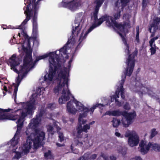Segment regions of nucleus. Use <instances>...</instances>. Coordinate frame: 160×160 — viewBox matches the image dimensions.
<instances>
[{
	"mask_svg": "<svg viewBox=\"0 0 160 160\" xmlns=\"http://www.w3.org/2000/svg\"><path fill=\"white\" fill-rule=\"evenodd\" d=\"M76 40L73 36H71L67 44L59 51L47 53L43 55L38 57L35 62L49 57L48 59L49 63V73L44 76V80L48 84L53 82L56 78L57 85L54 88V92L57 95L60 94L61 96L59 99V102L60 104L65 103L69 100L70 96H71L68 88L69 72L72 60L69 61L67 68L57 72L58 67L59 66L61 62V60L64 58H68V50L71 49L68 48L72 45L74 44Z\"/></svg>",
	"mask_w": 160,
	"mask_h": 160,
	"instance_id": "f257e3e1",
	"label": "nucleus"
},
{
	"mask_svg": "<svg viewBox=\"0 0 160 160\" xmlns=\"http://www.w3.org/2000/svg\"><path fill=\"white\" fill-rule=\"evenodd\" d=\"M33 36L32 38L28 37L26 33L23 30H20V32L17 35V39L20 38V43L18 44L19 52L25 54L23 65L19 66L20 60L15 54L12 55L10 58L8 64L10 66L11 69L18 73V76L17 78L16 83L17 86H15L12 97H14V101L16 102L18 87L22 79L26 75L27 72L34 66L31 56L32 49L30 47V42L33 41V44L37 41V38L38 37L37 30V23L36 21L32 22Z\"/></svg>",
	"mask_w": 160,
	"mask_h": 160,
	"instance_id": "f03ea898",
	"label": "nucleus"
},
{
	"mask_svg": "<svg viewBox=\"0 0 160 160\" xmlns=\"http://www.w3.org/2000/svg\"><path fill=\"white\" fill-rule=\"evenodd\" d=\"M36 96V95L33 94L31 96L28 102L19 103V106L21 107V108L14 112V113H8L12 110L11 109H0V120H15L18 119L16 122L17 126V132L9 144H11L12 147L17 144L19 142L21 129L23 126L25 118L28 115L31 114L33 111L36 109V105L37 103L35 98Z\"/></svg>",
	"mask_w": 160,
	"mask_h": 160,
	"instance_id": "7ed1b4c3",
	"label": "nucleus"
},
{
	"mask_svg": "<svg viewBox=\"0 0 160 160\" xmlns=\"http://www.w3.org/2000/svg\"><path fill=\"white\" fill-rule=\"evenodd\" d=\"M42 115H37V118L32 119L29 124V128H27L26 133L27 135H30L28 137L26 142L19 148L22 154L28 153L32 148H37L44 139L45 133L41 130L35 129L40 122Z\"/></svg>",
	"mask_w": 160,
	"mask_h": 160,
	"instance_id": "20e7f679",
	"label": "nucleus"
},
{
	"mask_svg": "<svg viewBox=\"0 0 160 160\" xmlns=\"http://www.w3.org/2000/svg\"><path fill=\"white\" fill-rule=\"evenodd\" d=\"M104 106L101 104H96L93 105L89 109L78 101H70L67 104V109L68 112L73 114H76L78 112H80L79 115L78 121L80 124H83L87 122V120L84 118L86 117L89 111L91 112V114H92L97 107L101 108Z\"/></svg>",
	"mask_w": 160,
	"mask_h": 160,
	"instance_id": "39448f33",
	"label": "nucleus"
},
{
	"mask_svg": "<svg viewBox=\"0 0 160 160\" xmlns=\"http://www.w3.org/2000/svg\"><path fill=\"white\" fill-rule=\"evenodd\" d=\"M95 122L94 121H93L89 123L84 125L82 128L78 127L77 129V132L73 133L74 136L77 138L75 140V143L77 145L84 149L87 148L91 145V141L88 139L87 135H85V137H83L82 132L83 131L86 133L87 132L88 130L90 129V128L91 125L94 124Z\"/></svg>",
	"mask_w": 160,
	"mask_h": 160,
	"instance_id": "423d86ee",
	"label": "nucleus"
},
{
	"mask_svg": "<svg viewBox=\"0 0 160 160\" xmlns=\"http://www.w3.org/2000/svg\"><path fill=\"white\" fill-rule=\"evenodd\" d=\"M106 23L108 27H112L116 29L117 32L121 36L122 38V41L124 43L125 45L126 46V49L125 51L128 54L129 52L128 46L126 42L125 38V36L124 35L125 28H127L128 26L126 25L122 26L121 24H118L116 21H106Z\"/></svg>",
	"mask_w": 160,
	"mask_h": 160,
	"instance_id": "0eeeda50",
	"label": "nucleus"
},
{
	"mask_svg": "<svg viewBox=\"0 0 160 160\" xmlns=\"http://www.w3.org/2000/svg\"><path fill=\"white\" fill-rule=\"evenodd\" d=\"M125 137H128V143L131 147L137 146L140 141L138 134L134 131H128L125 135Z\"/></svg>",
	"mask_w": 160,
	"mask_h": 160,
	"instance_id": "6e6552de",
	"label": "nucleus"
},
{
	"mask_svg": "<svg viewBox=\"0 0 160 160\" xmlns=\"http://www.w3.org/2000/svg\"><path fill=\"white\" fill-rule=\"evenodd\" d=\"M125 75H124L122 76V80L120 83V87L119 88H118L117 90L116 91L115 95L111 96V102H113L114 100L116 104L119 106H121V102H119L117 99V98H119V95L120 94L121 95V98H124V89L123 88V84L124 82L125 79L126 78Z\"/></svg>",
	"mask_w": 160,
	"mask_h": 160,
	"instance_id": "1a4fd4ad",
	"label": "nucleus"
},
{
	"mask_svg": "<svg viewBox=\"0 0 160 160\" xmlns=\"http://www.w3.org/2000/svg\"><path fill=\"white\" fill-rule=\"evenodd\" d=\"M157 144L154 143L148 142L146 141L141 140L139 144L140 151L142 154L147 153L151 148L152 149L155 150Z\"/></svg>",
	"mask_w": 160,
	"mask_h": 160,
	"instance_id": "9d476101",
	"label": "nucleus"
},
{
	"mask_svg": "<svg viewBox=\"0 0 160 160\" xmlns=\"http://www.w3.org/2000/svg\"><path fill=\"white\" fill-rule=\"evenodd\" d=\"M137 53V51H135L130 54L127 60L126 63L127 68L126 71V74L128 76H130L133 71L135 64L134 58V57L136 56Z\"/></svg>",
	"mask_w": 160,
	"mask_h": 160,
	"instance_id": "9b49d317",
	"label": "nucleus"
},
{
	"mask_svg": "<svg viewBox=\"0 0 160 160\" xmlns=\"http://www.w3.org/2000/svg\"><path fill=\"white\" fill-rule=\"evenodd\" d=\"M122 115L124 118H122V122L123 126L125 127H128L133 122V120L136 116L134 112L131 113L124 112H123Z\"/></svg>",
	"mask_w": 160,
	"mask_h": 160,
	"instance_id": "f8f14e48",
	"label": "nucleus"
},
{
	"mask_svg": "<svg viewBox=\"0 0 160 160\" xmlns=\"http://www.w3.org/2000/svg\"><path fill=\"white\" fill-rule=\"evenodd\" d=\"M102 22V21H95L94 23L88 30H84L82 32L79 39L81 42L83 39L85 38L86 36L94 28L100 25Z\"/></svg>",
	"mask_w": 160,
	"mask_h": 160,
	"instance_id": "ddd939ff",
	"label": "nucleus"
},
{
	"mask_svg": "<svg viewBox=\"0 0 160 160\" xmlns=\"http://www.w3.org/2000/svg\"><path fill=\"white\" fill-rule=\"evenodd\" d=\"M24 4L25 5L28 4V5L23 8L24 10H25V8H26V10L24 11V13L26 18L24 20H30L33 15V13H32V9H31V4H32V0H24Z\"/></svg>",
	"mask_w": 160,
	"mask_h": 160,
	"instance_id": "4468645a",
	"label": "nucleus"
},
{
	"mask_svg": "<svg viewBox=\"0 0 160 160\" xmlns=\"http://www.w3.org/2000/svg\"><path fill=\"white\" fill-rule=\"evenodd\" d=\"M62 5L63 7L68 8L71 11H74L81 6V4L79 2H75L72 1L69 2H62Z\"/></svg>",
	"mask_w": 160,
	"mask_h": 160,
	"instance_id": "2eb2a0df",
	"label": "nucleus"
},
{
	"mask_svg": "<svg viewBox=\"0 0 160 160\" xmlns=\"http://www.w3.org/2000/svg\"><path fill=\"white\" fill-rule=\"evenodd\" d=\"M138 83H137V86L134 88L133 91H135L138 92V93L139 94H142L148 93L149 95L151 94L152 92V91L149 90L148 89L144 87H140L138 86Z\"/></svg>",
	"mask_w": 160,
	"mask_h": 160,
	"instance_id": "dca6fc26",
	"label": "nucleus"
},
{
	"mask_svg": "<svg viewBox=\"0 0 160 160\" xmlns=\"http://www.w3.org/2000/svg\"><path fill=\"white\" fill-rule=\"evenodd\" d=\"M82 23L81 21H74L72 24L73 31L72 33H75L78 35L81 29L82 26Z\"/></svg>",
	"mask_w": 160,
	"mask_h": 160,
	"instance_id": "f3484780",
	"label": "nucleus"
},
{
	"mask_svg": "<svg viewBox=\"0 0 160 160\" xmlns=\"http://www.w3.org/2000/svg\"><path fill=\"white\" fill-rule=\"evenodd\" d=\"M40 0H38L36 2H33L32 4V13H33L32 16V20H36L37 19L38 11L39 7L38 6L39 2Z\"/></svg>",
	"mask_w": 160,
	"mask_h": 160,
	"instance_id": "a211bd4d",
	"label": "nucleus"
},
{
	"mask_svg": "<svg viewBox=\"0 0 160 160\" xmlns=\"http://www.w3.org/2000/svg\"><path fill=\"white\" fill-rule=\"evenodd\" d=\"M159 37V36L157 35L155 37L152 38L149 42L150 46L151 47L150 50L151 54H154L156 52L157 47L155 44L154 41L155 40H157Z\"/></svg>",
	"mask_w": 160,
	"mask_h": 160,
	"instance_id": "6ab92c4d",
	"label": "nucleus"
},
{
	"mask_svg": "<svg viewBox=\"0 0 160 160\" xmlns=\"http://www.w3.org/2000/svg\"><path fill=\"white\" fill-rule=\"evenodd\" d=\"M96 154H91L89 152L85 153L83 157H81L79 160H93L97 157Z\"/></svg>",
	"mask_w": 160,
	"mask_h": 160,
	"instance_id": "aec40b11",
	"label": "nucleus"
},
{
	"mask_svg": "<svg viewBox=\"0 0 160 160\" xmlns=\"http://www.w3.org/2000/svg\"><path fill=\"white\" fill-rule=\"evenodd\" d=\"M158 22L157 21H154L151 25V27L149 29L150 32L152 33L151 37H153L154 36V32L158 29Z\"/></svg>",
	"mask_w": 160,
	"mask_h": 160,
	"instance_id": "412c9836",
	"label": "nucleus"
},
{
	"mask_svg": "<svg viewBox=\"0 0 160 160\" xmlns=\"http://www.w3.org/2000/svg\"><path fill=\"white\" fill-rule=\"evenodd\" d=\"M123 113L118 110L109 111L106 112L104 115H112L113 116H119L122 115Z\"/></svg>",
	"mask_w": 160,
	"mask_h": 160,
	"instance_id": "4be33fe9",
	"label": "nucleus"
},
{
	"mask_svg": "<svg viewBox=\"0 0 160 160\" xmlns=\"http://www.w3.org/2000/svg\"><path fill=\"white\" fill-rule=\"evenodd\" d=\"M117 150L119 153L121 154L123 157H125L127 153L126 150L125 148L119 146L117 147Z\"/></svg>",
	"mask_w": 160,
	"mask_h": 160,
	"instance_id": "5701e85b",
	"label": "nucleus"
},
{
	"mask_svg": "<svg viewBox=\"0 0 160 160\" xmlns=\"http://www.w3.org/2000/svg\"><path fill=\"white\" fill-rule=\"evenodd\" d=\"M104 0H95L94 3L96 4L95 9L99 10L100 7L104 2Z\"/></svg>",
	"mask_w": 160,
	"mask_h": 160,
	"instance_id": "b1692460",
	"label": "nucleus"
},
{
	"mask_svg": "<svg viewBox=\"0 0 160 160\" xmlns=\"http://www.w3.org/2000/svg\"><path fill=\"white\" fill-rule=\"evenodd\" d=\"M85 16L82 12L78 13L75 16V20H85Z\"/></svg>",
	"mask_w": 160,
	"mask_h": 160,
	"instance_id": "393cba45",
	"label": "nucleus"
},
{
	"mask_svg": "<svg viewBox=\"0 0 160 160\" xmlns=\"http://www.w3.org/2000/svg\"><path fill=\"white\" fill-rule=\"evenodd\" d=\"M99 10L97 9H94L93 13L91 17V20H98V14Z\"/></svg>",
	"mask_w": 160,
	"mask_h": 160,
	"instance_id": "a878e982",
	"label": "nucleus"
},
{
	"mask_svg": "<svg viewBox=\"0 0 160 160\" xmlns=\"http://www.w3.org/2000/svg\"><path fill=\"white\" fill-rule=\"evenodd\" d=\"M139 27L138 26H137L136 28V39L135 41V42L136 43H138L139 42Z\"/></svg>",
	"mask_w": 160,
	"mask_h": 160,
	"instance_id": "bb28decb",
	"label": "nucleus"
},
{
	"mask_svg": "<svg viewBox=\"0 0 160 160\" xmlns=\"http://www.w3.org/2000/svg\"><path fill=\"white\" fill-rule=\"evenodd\" d=\"M112 125L113 127H118L120 123L119 120L113 118L112 121Z\"/></svg>",
	"mask_w": 160,
	"mask_h": 160,
	"instance_id": "cd10ccee",
	"label": "nucleus"
},
{
	"mask_svg": "<svg viewBox=\"0 0 160 160\" xmlns=\"http://www.w3.org/2000/svg\"><path fill=\"white\" fill-rule=\"evenodd\" d=\"M44 156L46 158L48 159H51L52 158V157L50 150H48L47 152H45L44 154Z\"/></svg>",
	"mask_w": 160,
	"mask_h": 160,
	"instance_id": "c85d7f7f",
	"label": "nucleus"
},
{
	"mask_svg": "<svg viewBox=\"0 0 160 160\" xmlns=\"http://www.w3.org/2000/svg\"><path fill=\"white\" fill-rule=\"evenodd\" d=\"M121 6L122 7L126 6L129 2V0H120Z\"/></svg>",
	"mask_w": 160,
	"mask_h": 160,
	"instance_id": "c756f323",
	"label": "nucleus"
},
{
	"mask_svg": "<svg viewBox=\"0 0 160 160\" xmlns=\"http://www.w3.org/2000/svg\"><path fill=\"white\" fill-rule=\"evenodd\" d=\"M47 129L48 132L51 133V134H52V132L54 129L51 124L48 125L47 126Z\"/></svg>",
	"mask_w": 160,
	"mask_h": 160,
	"instance_id": "7c9ffc66",
	"label": "nucleus"
},
{
	"mask_svg": "<svg viewBox=\"0 0 160 160\" xmlns=\"http://www.w3.org/2000/svg\"><path fill=\"white\" fill-rule=\"evenodd\" d=\"M158 133L156 131V129H153L151 130V137H154Z\"/></svg>",
	"mask_w": 160,
	"mask_h": 160,
	"instance_id": "2f4dec72",
	"label": "nucleus"
},
{
	"mask_svg": "<svg viewBox=\"0 0 160 160\" xmlns=\"http://www.w3.org/2000/svg\"><path fill=\"white\" fill-rule=\"evenodd\" d=\"M58 133L59 138L60 141L61 142H62L64 140V138L63 135L62 133V132H58Z\"/></svg>",
	"mask_w": 160,
	"mask_h": 160,
	"instance_id": "473e14b6",
	"label": "nucleus"
},
{
	"mask_svg": "<svg viewBox=\"0 0 160 160\" xmlns=\"http://www.w3.org/2000/svg\"><path fill=\"white\" fill-rule=\"evenodd\" d=\"M21 156V152H17L15 153V155L14 156L13 158V159H14L15 158L18 159L20 158Z\"/></svg>",
	"mask_w": 160,
	"mask_h": 160,
	"instance_id": "72a5a7b5",
	"label": "nucleus"
},
{
	"mask_svg": "<svg viewBox=\"0 0 160 160\" xmlns=\"http://www.w3.org/2000/svg\"><path fill=\"white\" fill-rule=\"evenodd\" d=\"M120 11H119V12H117L115 13L114 15V18L115 20H117V19H118L120 16Z\"/></svg>",
	"mask_w": 160,
	"mask_h": 160,
	"instance_id": "f704fd0d",
	"label": "nucleus"
},
{
	"mask_svg": "<svg viewBox=\"0 0 160 160\" xmlns=\"http://www.w3.org/2000/svg\"><path fill=\"white\" fill-rule=\"evenodd\" d=\"M98 20H109V16L107 15L102 16Z\"/></svg>",
	"mask_w": 160,
	"mask_h": 160,
	"instance_id": "c9c22d12",
	"label": "nucleus"
},
{
	"mask_svg": "<svg viewBox=\"0 0 160 160\" xmlns=\"http://www.w3.org/2000/svg\"><path fill=\"white\" fill-rule=\"evenodd\" d=\"M148 1V0H142V7L144 9L146 8L147 5V3Z\"/></svg>",
	"mask_w": 160,
	"mask_h": 160,
	"instance_id": "e433bc0d",
	"label": "nucleus"
},
{
	"mask_svg": "<svg viewBox=\"0 0 160 160\" xmlns=\"http://www.w3.org/2000/svg\"><path fill=\"white\" fill-rule=\"evenodd\" d=\"M53 124H54V128H56L58 130H59L60 129L58 125H60L59 123L58 122H54Z\"/></svg>",
	"mask_w": 160,
	"mask_h": 160,
	"instance_id": "4c0bfd02",
	"label": "nucleus"
},
{
	"mask_svg": "<svg viewBox=\"0 0 160 160\" xmlns=\"http://www.w3.org/2000/svg\"><path fill=\"white\" fill-rule=\"evenodd\" d=\"M27 22V21H23L20 26H18V28H16L17 29H21L22 28V27L24 25L26 24Z\"/></svg>",
	"mask_w": 160,
	"mask_h": 160,
	"instance_id": "58836bf2",
	"label": "nucleus"
},
{
	"mask_svg": "<svg viewBox=\"0 0 160 160\" xmlns=\"http://www.w3.org/2000/svg\"><path fill=\"white\" fill-rule=\"evenodd\" d=\"M123 108L126 110H128L130 109V107L129 104L126 103L123 106Z\"/></svg>",
	"mask_w": 160,
	"mask_h": 160,
	"instance_id": "ea45409f",
	"label": "nucleus"
},
{
	"mask_svg": "<svg viewBox=\"0 0 160 160\" xmlns=\"http://www.w3.org/2000/svg\"><path fill=\"white\" fill-rule=\"evenodd\" d=\"M101 156V157H103L104 159V160H109L108 158L107 155L105 154L104 153H102Z\"/></svg>",
	"mask_w": 160,
	"mask_h": 160,
	"instance_id": "a19ab883",
	"label": "nucleus"
},
{
	"mask_svg": "<svg viewBox=\"0 0 160 160\" xmlns=\"http://www.w3.org/2000/svg\"><path fill=\"white\" fill-rule=\"evenodd\" d=\"M120 3L119 2V0H117L115 2V7L116 8H119L120 7Z\"/></svg>",
	"mask_w": 160,
	"mask_h": 160,
	"instance_id": "79ce46f5",
	"label": "nucleus"
},
{
	"mask_svg": "<svg viewBox=\"0 0 160 160\" xmlns=\"http://www.w3.org/2000/svg\"><path fill=\"white\" fill-rule=\"evenodd\" d=\"M44 90V89H43V88H42L41 89L38 88L37 90V93H38V94L41 95L42 94V93H41L42 90L43 91V90Z\"/></svg>",
	"mask_w": 160,
	"mask_h": 160,
	"instance_id": "37998d69",
	"label": "nucleus"
},
{
	"mask_svg": "<svg viewBox=\"0 0 160 160\" xmlns=\"http://www.w3.org/2000/svg\"><path fill=\"white\" fill-rule=\"evenodd\" d=\"M132 160H142V159L139 156H136L132 158Z\"/></svg>",
	"mask_w": 160,
	"mask_h": 160,
	"instance_id": "c03bdc74",
	"label": "nucleus"
},
{
	"mask_svg": "<svg viewBox=\"0 0 160 160\" xmlns=\"http://www.w3.org/2000/svg\"><path fill=\"white\" fill-rule=\"evenodd\" d=\"M55 105L53 104H49L48 105V108L51 109H53Z\"/></svg>",
	"mask_w": 160,
	"mask_h": 160,
	"instance_id": "a18cd8bd",
	"label": "nucleus"
},
{
	"mask_svg": "<svg viewBox=\"0 0 160 160\" xmlns=\"http://www.w3.org/2000/svg\"><path fill=\"white\" fill-rule=\"evenodd\" d=\"M156 147L155 151H160V145L157 144V146Z\"/></svg>",
	"mask_w": 160,
	"mask_h": 160,
	"instance_id": "49530a36",
	"label": "nucleus"
},
{
	"mask_svg": "<svg viewBox=\"0 0 160 160\" xmlns=\"http://www.w3.org/2000/svg\"><path fill=\"white\" fill-rule=\"evenodd\" d=\"M110 159L111 160H116V158L113 156H111L110 157Z\"/></svg>",
	"mask_w": 160,
	"mask_h": 160,
	"instance_id": "de8ad7c7",
	"label": "nucleus"
},
{
	"mask_svg": "<svg viewBox=\"0 0 160 160\" xmlns=\"http://www.w3.org/2000/svg\"><path fill=\"white\" fill-rule=\"evenodd\" d=\"M56 145L58 146V147H62V146H64V144H59L58 143H56Z\"/></svg>",
	"mask_w": 160,
	"mask_h": 160,
	"instance_id": "09e8293b",
	"label": "nucleus"
},
{
	"mask_svg": "<svg viewBox=\"0 0 160 160\" xmlns=\"http://www.w3.org/2000/svg\"><path fill=\"white\" fill-rule=\"evenodd\" d=\"M115 134L116 136H117L118 137H120V135H121L120 133H119V132H116L115 133Z\"/></svg>",
	"mask_w": 160,
	"mask_h": 160,
	"instance_id": "8fccbe9b",
	"label": "nucleus"
},
{
	"mask_svg": "<svg viewBox=\"0 0 160 160\" xmlns=\"http://www.w3.org/2000/svg\"><path fill=\"white\" fill-rule=\"evenodd\" d=\"M3 90H4L5 92H7V87L6 86H4Z\"/></svg>",
	"mask_w": 160,
	"mask_h": 160,
	"instance_id": "3c124183",
	"label": "nucleus"
},
{
	"mask_svg": "<svg viewBox=\"0 0 160 160\" xmlns=\"http://www.w3.org/2000/svg\"><path fill=\"white\" fill-rule=\"evenodd\" d=\"M11 91H12V90H11V89L10 88H9V91H8V92L10 93H11Z\"/></svg>",
	"mask_w": 160,
	"mask_h": 160,
	"instance_id": "603ef678",
	"label": "nucleus"
},
{
	"mask_svg": "<svg viewBox=\"0 0 160 160\" xmlns=\"http://www.w3.org/2000/svg\"><path fill=\"white\" fill-rule=\"evenodd\" d=\"M32 3H33V2H35L36 1V0H32Z\"/></svg>",
	"mask_w": 160,
	"mask_h": 160,
	"instance_id": "864d4df0",
	"label": "nucleus"
},
{
	"mask_svg": "<svg viewBox=\"0 0 160 160\" xmlns=\"http://www.w3.org/2000/svg\"><path fill=\"white\" fill-rule=\"evenodd\" d=\"M153 20H160V18H157V19H153Z\"/></svg>",
	"mask_w": 160,
	"mask_h": 160,
	"instance_id": "5fc2aeb1",
	"label": "nucleus"
},
{
	"mask_svg": "<svg viewBox=\"0 0 160 160\" xmlns=\"http://www.w3.org/2000/svg\"><path fill=\"white\" fill-rule=\"evenodd\" d=\"M3 96H4L6 95V92H3Z\"/></svg>",
	"mask_w": 160,
	"mask_h": 160,
	"instance_id": "6e6d98bb",
	"label": "nucleus"
},
{
	"mask_svg": "<svg viewBox=\"0 0 160 160\" xmlns=\"http://www.w3.org/2000/svg\"><path fill=\"white\" fill-rule=\"evenodd\" d=\"M4 26H5V25H3V26H2V27L4 29L5 28V27H4Z\"/></svg>",
	"mask_w": 160,
	"mask_h": 160,
	"instance_id": "4d7b16f0",
	"label": "nucleus"
},
{
	"mask_svg": "<svg viewBox=\"0 0 160 160\" xmlns=\"http://www.w3.org/2000/svg\"><path fill=\"white\" fill-rule=\"evenodd\" d=\"M13 38H15V36H13Z\"/></svg>",
	"mask_w": 160,
	"mask_h": 160,
	"instance_id": "13d9d810",
	"label": "nucleus"
},
{
	"mask_svg": "<svg viewBox=\"0 0 160 160\" xmlns=\"http://www.w3.org/2000/svg\"><path fill=\"white\" fill-rule=\"evenodd\" d=\"M111 20H112V19H111Z\"/></svg>",
	"mask_w": 160,
	"mask_h": 160,
	"instance_id": "bf43d9fd",
	"label": "nucleus"
},
{
	"mask_svg": "<svg viewBox=\"0 0 160 160\" xmlns=\"http://www.w3.org/2000/svg\"><path fill=\"white\" fill-rule=\"evenodd\" d=\"M73 121V120H72V122Z\"/></svg>",
	"mask_w": 160,
	"mask_h": 160,
	"instance_id": "052dcab7",
	"label": "nucleus"
}]
</instances>
